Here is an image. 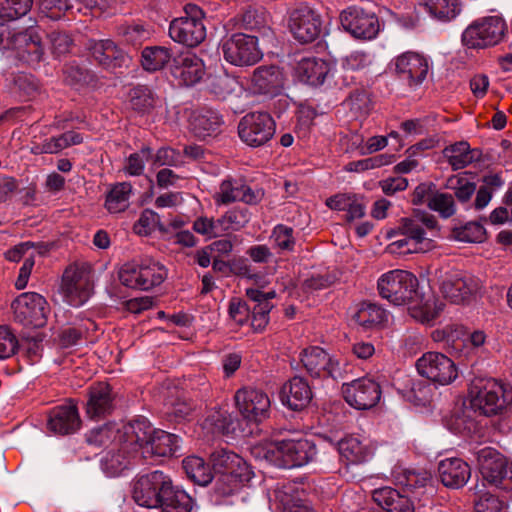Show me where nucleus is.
Listing matches in <instances>:
<instances>
[{
	"label": "nucleus",
	"instance_id": "f257e3e1",
	"mask_svg": "<svg viewBox=\"0 0 512 512\" xmlns=\"http://www.w3.org/2000/svg\"><path fill=\"white\" fill-rule=\"evenodd\" d=\"M267 432L258 429V457L274 465H281L294 468L302 467L313 462L317 455L316 445L307 438L273 440L266 437Z\"/></svg>",
	"mask_w": 512,
	"mask_h": 512
},
{
	"label": "nucleus",
	"instance_id": "f03ea898",
	"mask_svg": "<svg viewBox=\"0 0 512 512\" xmlns=\"http://www.w3.org/2000/svg\"><path fill=\"white\" fill-rule=\"evenodd\" d=\"M469 397L472 409L487 417L504 416L512 411V386L494 378H474Z\"/></svg>",
	"mask_w": 512,
	"mask_h": 512
},
{
	"label": "nucleus",
	"instance_id": "7ed1b4c3",
	"mask_svg": "<svg viewBox=\"0 0 512 512\" xmlns=\"http://www.w3.org/2000/svg\"><path fill=\"white\" fill-rule=\"evenodd\" d=\"M215 479V490L222 496L233 494L240 486L250 482L254 476L252 468L238 454L217 449L210 455Z\"/></svg>",
	"mask_w": 512,
	"mask_h": 512
},
{
	"label": "nucleus",
	"instance_id": "20e7f679",
	"mask_svg": "<svg viewBox=\"0 0 512 512\" xmlns=\"http://www.w3.org/2000/svg\"><path fill=\"white\" fill-rule=\"evenodd\" d=\"M0 50L15 51L28 63L40 62L44 49L39 27L0 24Z\"/></svg>",
	"mask_w": 512,
	"mask_h": 512
},
{
	"label": "nucleus",
	"instance_id": "39448f33",
	"mask_svg": "<svg viewBox=\"0 0 512 512\" xmlns=\"http://www.w3.org/2000/svg\"><path fill=\"white\" fill-rule=\"evenodd\" d=\"M418 279L402 269L390 270L377 281L379 295L394 305H404L416 300Z\"/></svg>",
	"mask_w": 512,
	"mask_h": 512
},
{
	"label": "nucleus",
	"instance_id": "423d86ee",
	"mask_svg": "<svg viewBox=\"0 0 512 512\" xmlns=\"http://www.w3.org/2000/svg\"><path fill=\"white\" fill-rule=\"evenodd\" d=\"M477 464L483 479L503 491H512V460L493 447L476 452Z\"/></svg>",
	"mask_w": 512,
	"mask_h": 512
},
{
	"label": "nucleus",
	"instance_id": "0eeeda50",
	"mask_svg": "<svg viewBox=\"0 0 512 512\" xmlns=\"http://www.w3.org/2000/svg\"><path fill=\"white\" fill-rule=\"evenodd\" d=\"M508 31L500 16H487L473 21L462 33V43L467 48L484 49L500 43Z\"/></svg>",
	"mask_w": 512,
	"mask_h": 512
},
{
	"label": "nucleus",
	"instance_id": "6e6552de",
	"mask_svg": "<svg viewBox=\"0 0 512 512\" xmlns=\"http://www.w3.org/2000/svg\"><path fill=\"white\" fill-rule=\"evenodd\" d=\"M185 16L171 21L169 25L170 38L187 47H196L206 38V28L202 22L203 12L195 4H187Z\"/></svg>",
	"mask_w": 512,
	"mask_h": 512
},
{
	"label": "nucleus",
	"instance_id": "1a4fd4ad",
	"mask_svg": "<svg viewBox=\"0 0 512 512\" xmlns=\"http://www.w3.org/2000/svg\"><path fill=\"white\" fill-rule=\"evenodd\" d=\"M60 293L63 300L70 306L84 305L93 293L89 269L84 265H69L62 275Z\"/></svg>",
	"mask_w": 512,
	"mask_h": 512
},
{
	"label": "nucleus",
	"instance_id": "9d476101",
	"mask_svg": "<svg viewBox=\"0 0 512 512\" xmlns=\"http://www.w3.org/2000/svg\"><path fill=\"white\" fill-rule=\"evenodd\" d=\"M300 361L313 378L344 379L347 364L331 356L323 348L311 346L300 353Z\"/></svg>",
	"mask_w": 512,
	"mask_h": 512
},
{
	"label": "nucleus",
	"instance_id": "9b49d317",
	"mask_svg": "<svg viewBox=\"0 0 512 512\" xmlns=\"http://www.w3.org/2000/svg\"><path fill=\"white\" fill-rule=\"evenodd\" d=\"M14 318L25 326L43 327L50 312L46 299L35 292L20 294L11 304Z\"/></svg>",
	"mask_w": 512,
	"mask_h": 512
},
{
	"label": "nucleus",
	"instance_id": "f8f14e48",
	"mask_svg": "<svg viewBox=\"0 0 512 512\" xmlns=\"http://www.w3.org/2000/svg\"><path fill=\"white\" fill-rule=\"evenodd\" d=\"M169 488L170 478L161 471H153L135 482L133 499L139 506L157 508Z\"/></svg>",
	"mask_w": 512,
	"mask_h": 512
},
{
	"label": "nucleus",
	"instance_id": "ddd939ff",
	"mask_svg": "<svg viewBox=\"0 0 512 512\" xmlns=\"http://www.w3.org/2000/svg\"><path fill=\"white\" fill-rule=\"evenodd\" d=\"M340 23L354 38L371 40L380 30L379 19L374 12L359 6H349L340 13Z\"/></svg>",
	"mask_w": 512,
	"mask_h": 512
},
{
	"label": "nucleus",
	"instance_id": "4468645a",
	"mask_svg": "<svg viewBox=\"0 0 512 512\" xmlns=\"http://www.w3.org/2000/svg\"><path fill=\"white\" fill-rule=\"evenodd\" d=\"M417 371L423 377L439 385H448L458 376L455 363L439 352H427L416 362Z\"/></svg>",
	"mask_w": 512,
	"mask_h": 512
},
{
	"label": "nucleus",
	"instance_id": "2eb2a0df",
	"mask_svg": "<svg viewBox=\"0 0 512 512\" xmlns=\"http://www.w3.org/2000/svg\"><path fill=\"white\" fill-rule=\"evenodd\" d=\"M341 390L345 401L358 410H367L374 407L381 398L379 383L368 377L344 383Z\"/></svg>",
	"mask_w": 512,
	"mask_h": 512
},
{
	"label": "nucleus",
	"instance_id": "dca6fc26",
	"mask_svg": "<svg viewBox=\"0 0 512 512\" xmlns=\"http://www.w3.org/2000/svg\"><path fill=\"white\" fill-rule=\"evenodd\" d=\"M320 16L306 5L294 9L289 17V30L301 44L314 42L321 33Z\"/></svg>",
	"mask_w": 512,
	"mask_h": 512
},
{
	"label": "nucleus",
	"instance_id": "f3484780",
	"mask_svg": "<svg viewBox=\"0 0 512 512\" xmlns=\"http://www.w3.org/2000/svg\"><path fill=\"white\" fill-rule=\"evenodd\" d=\"M478 280L459 270H452L445 273L441 283V293L451 303L461 304L468 301L478 290Z\"/></svg>",
	"mask_w": 512,
	"mask_h": 512
},
{
	"label": "nucleus",
	"instance_id": "a211bd4d",
	"mask_svg": "<svg viewBox=\"0 0 512 512\" xmlns=\"http://www.w3.org/2000/svg\"><path fill=\"white\" fill-rule=\"evenodd\" d=\"M393 65L397 77L409 87L421 85L429 72L427 58L411 51L397 56L393 61Z\"/></svg>",
	"mask_w": 512,
	"mask_h": 512
},
{
	"label": "nucleus",
	"instance_id": "6ab92c4d",
	"mask_svg": "<svg viewBox=\"0 0 512 512\" xmlns=\"http://www.w3.org/2000/svg\"><path fill=\"white\" fill-rule=\"evenodd\" d=\"M438 222L434 215L422 212L413 217L402 218L399 221L397 230L394 232L399 235H407L419 246L431 248V240L426 237L425 229L433 232L437 230Z\"/></svg>",
	"mask_w": 512,
	"mask_h": 512
},
{
	"label": "nucleus",
	"instance_id": "aec40b11",
	"mask_svg": "<svg viewBox=\"0 0 512 512\" xmlns=\"http://www.w3.org/2000/svg\"><path fill=\"white\" fill-rule=\"evenodd\" d=\"M256 39L254 36L238 33L222 45L224 59L233 65H253L256 62Z\"/></svg>",
	"mask_w": 512,
	"mask_h": 512
},
{
	"label": "nucleus",
	"instance_id": "412c9836",
	"mask_svg": "<svg viewBox=\"0 0 512 512\" xmlns=\"http://www.w3.org/2000/svg\"><path fill=\"white\" fill-rule=\"evenodd\" d=\"M153 427L146 418H139L120 427L119 443L128 449V453H143Z\"/></svg>",
	"mask_w": 512,
	"mask_h": 512
},
{
	"label": "nucleus",
	"instance_id": "4be33fe9",
	"mask_svg": "<svg viewBox=\"0 0 512 512\" xmlns=\"http://www.w3.org/2000/svg\"><path fill=\"white\" fill-rule=\"evenodd\" d=\"M89 49L97 63L109 71L126 67L130 62L128 54L109 39L94 41L90 44Z\"/></svg>",
	"mask_w": 512,
	"mask_h": 512
},
{
	"label": "nucleus",
	"instance_id": "5701e85b",
	"mask_svg": "<svg viewBox=\"0 0 512 512\" xmlns=\"http://www.w3.org/2000/svg\"><path fill=\"white\" fill-rule=\"evenodd\" d=\"M441 483L451 489L462 488L471 477V468L461 458H445L438 463Z\"/></svg>",
	"mask_w": 512,
	"mask_h": 512
},
{
	"label": "nucleus",
	"instance_id": "b1692460",
	"mask_svg": "<svg viewBox=\"0 0 512 512\" xmlns=\"http://www.w3.org/2000/svg\"><path fill=\"white\" fill-rule=\"evenodd\" d=\"M281 399L289 409L301 411L312 400V390L304 378L295 376L283 385Z\"/></svg>",
	"mask_w": 512,
	"mask_h": 512
},
{
	"label": "nucleus",
	"instance_id": "393cba45",
	"mask_svg": "<svg viewBox=\"0 0 512 512\" xmlns=\"http://www.w3.org/2000/svg\"><path fill=\"white\" fill-rule=\"evenodd\" d=\"M208 88L211 93L222 100L233 97H244L245 99L253 97L252 92L244 89L235 77L227 73L210 75L208 78Z\"/></svg>",
	"mask_w": 512,
	"mask_h": 512
},
{
	"label": "nucleus",
	"instance_id": "a878e982",
	"mask_svg": "<svg viewBox=\"0 0 512 512\" xmlns=\"http://www.w3.org/2000/svg\"><path fill=\"white\" fill-rule=\"evenodd\" d=\"M80 427L77 408L73 404L57 406L49 413L48 428L58 434L66 435Z\"/></svg>",
	"mask_w": 512,
	"mask_h": 512
},
{
	"label": "nucleus",
	"instance_id": "bb28decb",
	"mask_svg": "<svg viewBox=\"0 0 512 512\" xmlns=\"http://www.w3.org/2000/svg\"><path fill=\"white\" fill-rule=\"evenodd\" d=\"M179 437L161 429H153L142 457H168L174 455L179 448Z\"/></svg>",
	"mask_w": 512,
	"mask_h": 512
},
{
	"label": "nucleus",
	"instance_id": "cd10ccee",
	"mask_svg": "<svg viewBox=\"0 0 512 512\" xmlns=\"http://www.w3.org/2000/svg\"><path fill=\"white\" fill-rule=\"evenodd\" d=\"M298 79L311 86L322 85L330 72V65L323 59L316 57L302 58L296 66Z\"/></svg>",
	"mask_w": 512,
	"mask_h": 512
},
{
	"label": "nucleus",
	"instance_id": "c85d7f7f",
	"mask_svg": "<svg viewBox=\"0 0 512 512\" xmlns=\"http://www.w3.org/2000/svg\"><path fill=\"white\" fill-rule=\"evenodd\" d=\"M286 77L283 70L275 65L258 68V95L274 98L284 89Z\"/></svg>",
	"mask_w": 512,
	"mask_h": 512
},
{
	"label": "nucleus",
	"instance_id": "c756f323",
	"mask_svg": "<svg viewBox=\"0 0 512 512\" xmlns=\"http://www.w3.org/2000/svg\"><path fill=\"white\" fill-rule=\"evenodd\" d=\"M171 72L180 85L193 86L205 74L204 63L196 55H186L173 66Z\"/></svg>",
	"mask_w": 512,
	"mask_h": 512
},
{
	"label": "nucleus",
	"instance_id": "7c9ffc66",
	"mask_svg": "<svg viewBox=\"0 0 512 512\" xmlns=\"http://www.w3.org/2000/svg\"><path fill=\"white\" fill-rule=\"evenodd\" d=\"M113 409L112 389L108 383L99 382L90 388L87 414L90 418L104 416Z\"/></svg>",
	"mask_w": 512,
	"mask_h": 512
},
{
	"label": "nucleus",
	"instance_id": "2f4dec72",
	"mask_svg": "<svg viewBox=\"0 0 512 512\" xmlns=\"http://www.w3.org/2000/svg\"><path fill=\"white\" fill-rule=\"evenodd\" d=\"M374 501L388 512H414V504L409 497L391 487H383L373 492Z\"/></svg>",
	"mask_w": 512,
	"mask_h": 512
},
{
	"label": "nucleus",
	"instance_id": "473e14b6",
	"mask_svg": "<svg viewBox=\"0 0 512 512\" xmlns=\"http://www.w3.org/2000/svg\"><path fill=\"white\" fill-rule=\"evenodd\" d=\"M254 195L251 188L242 180H225L220 184L218 192L214 195L217 204H230L235 201L252 202Z\"/></svg>",
	"mask_w": 512,
	"mask_h": 512
},
{
	"label": "nucleus",
	"instance_id": "72a5a7b5",
	"mask_svg": "<svg viewBox=\"0 0 512 512\" xmlns=\"http://www.w3.org/2000/svg\"><path fill=\"white\" fill-rule=\"evenodd\" d=\"M223 124L222 116L214 110L194 112L190 117V130L198 138L216 133Z\"/></svg>",
	"mask_w": 512,
	"mask_h": 512
},
{
	"label": "nucleus",
	"instance_id": "f704fd0d",
	"mask_svg": "<svg viewBox=\"0 0 512 512\" xmlns=\"http://www.w3.org/2000/svg\"><path fill=\"white\" fill-rule=\"evenodd\" d=\"M127 450L119 443V446L112 447L102 458V469L108 476H118L129 467L136 454L128 453Z\"/></svg>",
	"mask_w": 512,
	"mask_h": 512
},
{
	"label": "nucleus",
	"instance_id": "c9c22d12",
	"mask_svg": "<svg viewBox=\"0 0 512 512\" xmlns=\"http://www.w3.org/2000/svg\"><path fill=\"white\" fill-rule=\"evenodd\" d=\"M443 153L454 171L467 167L480 157V153L477 150H472L466 141L446 147Z\"/></svg>",
	"mask_w": 512,
	"mask_h": 512
},
{
	"label": "nucleus",
	"instance_id": "e433bc0d",
	"mask_svg": "<svg viewBox=\"0 0 512 512\" xmlns=\"http://www.w3.org/2000/svg\"><path fill=\"white\" fill-rule=\"evenodd\" d=\"M133 187L129 182H120L111 186L106 194L105 208L109 213L124 212L130 206Z\"/></svg>",
	"mask_w": 512,
	"mask_h": 512
},
{
	"label": "nucleus",
	"instance_id": "4c0bfd02",
	"mask_svg": "<svg viewBox=\"0 0 512 512\" xmlns=\"http://www.w3.org/2000/svg\"><path fill=\"white\" fill-rule=\"evenodd\" d=\"M340 455L352 464L366 462L371 457L370 449L358 437L346 436L338 442Z\"/></svg>",
	"mask_w": 512,
	"mask_h": 512
},
{
	"label": "nucleus",
	"instance_id": "58836bf2",
	"mask_svg": "<svg viewBox=\"0 0 512 512\" xmlns=\"http://www.w3.org/2000/svg\"><path fill=\"white\" fill-rule=\"evenodd\" d=\"M353 319L365 329L374 328L387 321L386 311L379 305L370 302L360 303Z\"/></svg>",
	"mask_w": 512,
	"mask_h": 512
},
{
	"label": "nucleus",
	"instance_id": "ea45409f",
	"mask_svg": "<svg viewBox=\"0 0 512 512\" xmlns=\"http://www.w3.org/2000/svg\"><path fill=\"white\" fill-rule=\"evenodd\" d=\"M172 52L164 46H148L141 52V65L147 72L162 70L171 60Z\"/></svg>",
	"mask_w": 512,
	"mask_h": 512
},
{
	"label": "nucleus",
	"instance_id": "a19ab883",
	"mask_svg": "<svg viewBox=\"0 0 512 512\" xmlns=\"http://www.w3.org/2000/svg\"><path fill=\"white\" fill-rule=\"evenodd\" d=\"M182 465L188 478L198 485L206 486L214 479L211 468L201 457L188 456Z\"/></svg>",
	"mask_w": 512,
	"mask_h": 512
},
{
	"label": "nucleus",
	"instance_id": "79ce46f5",
	"mask_svg": "<svg viewBox=\"0 0 512 512\" xmlns=\"http://www.w3.org/2000/svg\"><path fill=\"white\" fill-rule=\"evenodd\" d=\"M142 290H149L160 285L167 277V269L152 258L141 259Z\"/></svg>",
	"mask_w": 512,
	"mask_h": 512
},
{
	"label": "nucleus",
	"instance_id": "37998d69",
	"mask_svg": "<svg viewBox=\"0 0 512 512\" xmlns=\"http://www.w3.org/2000/svg\"><path fill=\"white\" fill-rule=\"evenodd\" d=\"M159 507L162 512H191L192 498L185 491L175 489L170 480L169 492L163 495Z\"/></svg>",
	"mask_w": 512,
	"mask_h": 512
},
{
	"label": "nucleus",
	"instance_id": "c03bdc74",
	"mask_svg": "<svg viewBox=\"0 0 512 512\" xmlns=\"http://www.w3.org/2000/svg\"><path fill=\"white\" fill-rule=\"evenodd\" d=\"M427 12L440 21H450L460 13L457 0H422Z\"/></svg>",
	"mask_w": 512,
	"mask_h": 512
},
{
	"label": "nucleus",
	"instance_id": "a18cd8bd",
	"mask_svg": "<svg viewBox=\"0 0 512 512\" xmlns=\"http://www.w3.org/2000/svg\"><path fill=\"white\" fill-rule=\"evenodd\" d=\"M120 427L116 424H106L92 429L87 434V442L95 447L119 446Z\"/></svg>",
	"mask_w": 512,
	"mask_h": 512
},
{
	"label": "nucleus",
	"instance_id": "49530a36",
	"mask_svg": "<svg viewBox=\"0 0 512 512\" xmlns=\"http://www.w3.org/2000/svg\"><path fill=\"white\" fill-rule=\"evenodd\" d=\"M441 333L443 334L442 339L447 343H454L457 340H462V342L469 341L476 348L482 346L486 340V335L483 331L476 330L468 334L461 325H449Z\"/></svg>",
	"mask_w": 512,
	"mask_h": 512
},
{
	"label": "nucleus",
	"instance_id": "de8ad7c7",
	"mask_svg": "<svg viewBox=\"0 0 512 512\" xmlns=\"http://www.w3.org/2000/svg\"><path fill=\"white\" fill-rule=\"evenodd\" d=\"M266 283L267 281L261 283L258 280V332L268 325V314L276 305L274 300L277 294L273 289L265 290Z\"/></svg>",
	"mask_w": 512,
	"mask_h": 512
},
{
	"label": "nucleus",
	"instance_id": "09e8293b",
	"mask_svg": "<svg viewBox=\"0 0 512 512\" xmlns=\"http://www.w3.org/2000/svg\"><path fill=\"white\" fill-rule=\"evenodd\" d=\"M465 173H459L447 178L444 187L453 190L455 197L461 203L468 202L476 191V183L469 181Z\"/></svg>",
	"mask_w": 512,
	"mask_h": 512
},
{
	"label": "nucleus",
	"instance_id": "8fccbe9b",
	"mask_svg": "<svg viewBox=\"0 0 512 512\" xmlns=\"http://www.w3.org/2000/svg\"><path fill=\"white\" fill-rule=\"evenodd\" d=\"M236 406L250 423H256V390L253 388L239 389L235 394Z\"/></svg>",
	"mask_w": 512,
	"mask_h": 512
},
{
	"label": "nucleus",
	"instance_id": "3c124183",
	"mask_svg": "<svg viewBox=\"0 0 512 512\" xmlns=\"http://www.w3.org/2000/svg\"><path fill=\"white\" fill-rule=\"evenodd\" d=\"M232 418L227 411L216 410L204 420L203 428L215 435H227L233 428Z\"/></svg>",
	"mask_w": 512,
	"mask_h": 512
},
{
	"label": "nucleus",
	"instance_id": "603ef678",
	"mask_svg": "<svg viewBox=\"0 0 512 512\" xmlns=\"http://www.w3.org/2000/svg\"><path fill=\"white\" fill-rule=\"evenodd\" d=\"M152 157V149L143 146L139 151L130 154L123 166V171L129 176H140L143 174L146 162Z\"/></svg>",
	"mask_w": 512,
	"mask_h": 512
},
{
	"label": "nucleus",
	"instance_id": "864d4df0",
	"mask_svg": "<svg viewBox=\"0 0 512 512\" xmlns=\"http://www.w3.org/2000/svg\"><path fill=\"white\" fill-rule=\"evenodd\" d=\"M130 106L138 113H148L153 109L155 99L152 91L146 86H137L130 91Z\"/></svg>",
	"mask_w": 512,
	"mask_h": 512
},
{
	"label": "nucleus",
	"instance_id": "5fc2aeb1",
	"mask_svg": "<svg viewBox=\"0 0 512 512\" xmlns=\"http://www.w3.org/2000/svg\"><path fill=\"white\" fill-rule=\"evenodd\" d=\"M141 273V260L139 262H127L119 270V281L128 288L142 290Z\"/></svg>",
	"mask_w": 512,
	"mask_h": 512
},
{
	"label": "nucleus",
	"instance_id": "6e6d98bb",
	"mask_svg": "<svg viewBox=\"0 0 512 512\" xmlns=\"http://www.w3.org/2000/svg\"><path fill=\"white\" fill-rule=\"evenodd\" d=\"M428 207L443 218H450L456 213V204L452 194L436 191L428 200Z\"/></svg>",
	"mask_w": 512,
	"mask_h": 512
},
{
	"label": "nucleus",
	"instance_id": "4d7b16f0",
	"mask_svg": "<svg viewBox=\"0 0 512 512\" xmlns=\"http://www.w3.org/2000/svg\"><path fill=\"white\" fill-rule=\"evenodd\" d=\"M397 481L408 490L415 491L431 481V474L426 470H403L397 476Z\"/></svg>",
	"mask_w": 512,
	"mask_h": 512
},
{
	"label": "nucleus",
	"instance_id": "13d9d810",
	"mask_svg": "<svg viewBox=\"0 0 512 512\" xmlns=\"http://www.w3.org/2000/svg\"><path fill=\"white\" fill-rule=\"evenodd\" d=\"M45 142L48 154H57L70 146L81 144L83 142V137L78 132L67 131L61 135L47 138L45 139Z\"/></svg>",
	"mask_w": 512,
	"mask_h": 512
},
{
	"label": "nucleus",
	"instance_id": "bf43d9fd",
	"mask_svg": "<svg viewBox=\"0 0 512 512\" xmlns=\"http://www.w3.org/2000/svg\"><path fill=\"white\" fill-rule=\"evenodd\" d=\"M292 490V487L288 486L275 491V497L282 506V512H313L307 503L292 496Z\"/></svg>",
	"mask_w": 512,
	"mask_h": 512
},
{
	"label": "nucleus",
	"instance_id": "052dcab7",
	"mask_svg": "<svg viewBox=\"0 0 512 512\" xmlns=\"http://www.w3.org/2000/svg\"><path fill=\"white\" fill-rule=\"evenodd\" d=\"M453 237L461 242L480 243L485 240V228L476 222H469L462 227H456L452 231Z\"/></svg>",
	"mask_w": 512,
	"mask_h": 512
},
{
	"label": "nucleus",
	"instance_id": "680f3d73",
	"mask_svg": "<svg viewBox=\"0 0 512 512\" xmlns=\"http://www.w3.org/2000/svg\"><path fill=\"white\" fill-rule=\"evenodd\" d=\"M18 348L19 342L12 329L7 325H0V359L12 357Z\"/></svg>",
	"mask_w": 512,
	"mask_h": 512
},
{
	"label": "nucleus",
	"instance_id": "e2e57ef3",
	"mask_svg": "<svg viewBox=\"0 0 512 512\" xmlns=\"http://www.w3.org/2000/svg\"><path fill=\"white\" fill-rule=\"evenodd\" d=\"M70 8L68 0H39L40 13L51 20H59Z\"/></svg>",
	"mask_w": 512,
	"mask_h": 512
},
{
	"label": "nucleus",
	"instance_id": "0e129e2a",
	"mask_svg": "<svg viewBox=\"0 0 512 512\" xmlns=\"http://www.w3.org/2000/svg\"><path fill=\"white\" fill-rule=\"evenodd\" d=\"M33 4V0H0V8L5 17L16 19L26 15Z\"/></svg>",
	"mask_w": 512,
	"mask_h": 512
},
{
	"label": "nucleus",
	"instance_id": "69168bd1",
	"mask_svg": "<svg viewBox=\"0 0 512 512\" xmlns=\"http://www.w3.org/2000/svg\"><path fill=\"white\" fill-rule=\"evenodd\" d=\"M248 222V216L245 210L235 209L227 212L218 219L221 232L229 230H239Z\"/></svg>",
	"mask_w": 512,
	"mask_h": 512
},
{
	"label": "nucleus",
	"instance_id": "338daca9",
	"mask_svg": "<svg viewBox=\"0 0 512 512\" xmlns=\"http://www.w3.org/2000/svg\"><path fill=\"white\" fill-rule=\"evenodd\" d=\"M238 134L240 139L247 145L256 146V117L254 113L245 115L239 125Z\"/></svg>",
	"mask_w": 512,
	"mask_h": 512
},
{
	"label": "nucleus",
	"instance_id": "774afa93",
	"mask_svg": "<svg viewBox=\"0 0 512 512\" xmlns=\"http://www.w3.org/2000/svg\"><path fill=\"white\" fill-rule=\"evenodd\" d=\"M122 35L127 43L137 46L148 40L151 32L144 24L136 23L125 27Z\"/></svg>",
	"mask_w": 512,
	"mask_h": 512
}]
</instances>
